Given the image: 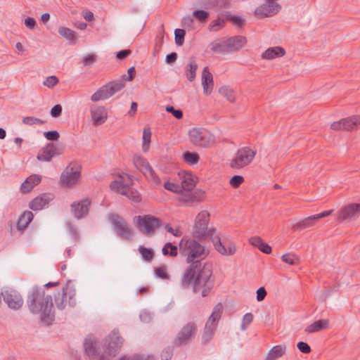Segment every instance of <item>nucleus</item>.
I'll use <instances>...</instances> for the list:
<instances>
[{
    "instance_id": "nucleus-58",
    "label": "nucleus",
    "mask_w": 360,
    "mask_h": 360,
    "mask_svg": "<svg viewBox=\"0 0 360 360\" xmlns=\"http://www.w3.org/2000/svg\"><path fill=\"white\" fill-rule=\"evenodd\" d=\"M44 136L47 140L57 141L59 138V133L57 131H49L44 133Z\"/></svg>"
},
{
    "instance_id": "nucleus-38",
    "label": "nucleus",
    "mask_w": 360,
    "mask_h": 360,
    "mask_svg": "<svg viewBox=\"0 0 360 360\" xmlns=\"http://www.w3.org/2000/svg\"><path fill=\"white\" fill-rule=\"evenodd\" d=\"M210 46V49L213 52L219 53H225L229 52L226 40L220 42H212Z\"/></svg>"
},
{
    "instance_id": "nucleus-17",
    "label": "nucleus",
    "mask_w": 360,
    "mask_h": 360,
    "mask_svg": "<svg viewBox=\"0 0 360 360\" xmlns=\"http://www.w3.org/2000/svg\"><path fill=\"white\" fill-rule=\"evenodd\" d=\"M360 127V115H354L343 118L338 122L331 124V129L333 130L351 131Z\"/></svg>"
},
{
    "instance_id": "nucleus-22",
    "label": "nucleus",
    "mask_w": 360,
    "mask_h": 360,
    "mask_svg": "<svg viewBox=\"0 0 360 360\" xmlns=\"http://www.w3.org/2000/svg\"><path fill=\"white\" fill-rule=\"evenodd\" d=\"M91 117L95 126L103 124L108 118V112L104 106L94 105L90 108Z\"/></svg>"
},
{
    "instance_id": "nucleus-63",
    "label": "nucleus",
    "mask_w": 360,
    "mask_h": 360,
    "mask_svg": "<svg viewBox=\"0 0 360 360\" xmlns=\"http://www.w3.org/2000/svg\"><path fill=\"white\" fill-rule=\"evenodd\" d=\"M62 113V106L60 104L54 105L51 110V115L53 117H58Z\"/></svg>"
},
{
    "instance_id": "nucleus-23",
    "label": "nucleus",
    "mask_w": 360,
    "mask_h": 360,
    "mask_svg": "<svg viewBox=\"0 0 360 360\" xmlns=\"http://www.w3.org/2000/svg\"><path fill=\"white\" fill-rule=\"evenodd\" d=\"M53 199V195L51 193L41 194L30 202V208L32 210H41Z\"/></svg>"
},
{
    "instance_id": "nucleus-24",
    "label": "nucleus",
    "mask_w": 360,
    "mask_h": 360,
    "mask_svg": "<svg viewBox=\"0 0 360 360\" xmlns=\"http://www.w3.org/2000/svg\"><path fill=\"white\" fill-rule=\"evenodd\" d=\"M360 212V204H351L342 208L338 214V219L349 220Z\"/></svg>"
},
{
    "instance_id": "nucleus-25",
    "label": "nucleus",
    "mask_w": 360,
    "mask_h": 360,
    "mask_svg": "<svg viewBox=\"0 0 360 360\" xmlns=\"http://www.w3.org/2000/svg\"><path fill=\"white\" fill-rule=\"evenodd\" d=\"M61 153L62 152L58 150L53 143H48L42 153L37 155V159L40 161L49 162L53 156Z\"/></svg>"
},
{
    "instance_id": "nucleus-57",
    "label": "nucleus",
    "mask_w": 360,
    "mask_h": 360,
    "mask_svg": "<svg viewBox=\"0 0 360 360\" xmlns=\"http://www.w3.org/2000/svg\"><path fill=\"white\" fill-rule=\"evenodd\" d=\"M155 274L160 278L167 279L169 278V276L167 272V268L165 266H160L155 269Z\"/></svg>"
},
{
    "instance_id": "nucleus-9",
    "label": "nucleus",
    "mask_w": 360,
    "mask_h": 360,
    "mask_svg": "<svg viewBox=\"0 0 360 360\" xmlns=\"http://www.w3.org/2000/svg\"><path fill=\"white\" fill-rule=\"evenodd\" d=\"M76 290L75 288L67 285L58 291L54 295L55 303L59 310H63L68 304L70 307H75L76 304Z\"/></svg>"
},
{
    "instance_id": "nucleus-3",
    "label": "nucleus",
    "mask_w": 360,
    "mask_h": 360,
    "mask_svg": "<svg viewBox=\"0 0 360 360\" xmlns=\"http://www.w3.org/2000/svg\"><path fill=\"white\" fill-rule=\"evenodd\" d=\"M179 253L191 264L195 262L201 263L200 261L207 256L208 251L198 241L184 237L179 243Z\"/></svg>"
},
{
    "instance_id": "nucleus-52",
    "label": "nucleus",
    "mask_w": 360,
    "mask_h": 360,
    "mask_svg": "<svg viewBox=\"0 0 360 360\" xmlns=\"http://www.w3.org/2000/svg\"><path fill=\"white\" fill-rule=\"evenodd\" d=\"M214 334V330L204 328V331L202 335V342L205 345L208 343L212 338H213Z\"/></svg>"
},
{
    "instance_id": "nucleus-14",
    "label": "nucleus",
    "mask_w": 360,
    "mask_h": 360,
    "mask_svg": "<svg viewBox=\"0 0 360 360\" xmlns=\"http://www.w3.org/2000/svg\"><path fill=\"white\" fill-rule=\"evenodd\" d=\"M197 332V325L195 322L191 321L185 324L177 333L174 343L176 346L187 344L194 337Z\"/></svg>"
},
{
    "instance_id": "nucleus-20",
    "label": "nucleus",
    "mask_w": 360,
    "mask_h": 360,
    "mask_svg": "<svg viewBox=\"0 0 360 360\" xmlns=\"http://www.w3.org/2000/svg\"><path fill=\"white\" fill-rule=\"evenodd\" d=\"M201 268V263L198 262H193L184 271L181 279V285L186 288L189 287L196 274Z\"/></svg>"
},
{
    "instance_id": "nucleus-29",
    "label": "nucleus",
    "mask_w": 360,
    "mask_h": 360,
    "mask_svg": "<svg viewBox=\"0 0 360 360\" xmlns=\"http://www.w3.org/2000/svg\"><path fill=\"white\" fill-rule=\"evenodd\" d=\"M41 177L38 174H32L21 184L20 190L22 193L30 192L35 186L39 184Z\"/></svg>"
},
{
    "instance_id": "nucleus-64",
    "label": "nucleus",
    "mask_w": 360,
    "mask_h": 360,
    "mask_svg": "<svg viewBox=\"0 0 360 360\" xmlns=\"http://www.w3.org/2000/svg\"><path fill=\"white\" fill-rule=\"evenodd\" d=\"M120 360H153V358L150 356L144 358L139 356H133L131 357H123Z\"/></svg>"
},
{
    "instance_id": "nucleus-59",
    "label": "nucleus",
    "mask_w": 360,
    "mask_h": 360,
    "mask_svg": "<svg viewBox=\"0 0 360 360\" xmlns=\"http://www.w3.org/2000/svg\"><path fill=\"white\" fill-rule=\"evenodd\" d=\"M173 355V350L171 347L165 348L161 353L162 360H170Z\"/></svg>"
},
{
    "instance_id": "nucleus-41",
    "label": "nucleus",
    "mask_w": 360,
    "mask_h": 360,
    "mask_svg": "<svg viewBox=\"0 0 360 360\" xmlns=\"http://www.w3.org/2000/svg\"><path fill=\"white\" fill-rule=\"evenodd\" d=\"M179 194V200L181 202L190 204L196 200V196L191 191L182 190Z\"/></svg>"
},
{
    "instance_id": "nucleus-30",
    "label": "nucleus",
    "mask_w": 360,
    "mask_h": 360,
    "mask_svg": "<svg viewBox=\"0 0 360 360\" xmlns=\"http://www.w3.org/2000/svg\"><path fill=\"white\" fill-rule=\"evenodd\" d=\"M229 52L241 49L246 44V39L242 36L230 37L226 40Z\"/></svg>"
},
{
    "instance_id": "nucleus-13",
    "label": "nucleus",
    "mask_w": 360,
    "mask_h": 360,
    "mask_svg": "<svg viewBox=\"0 0 360 360\" xmlns=\"http://www.w3.org/2000/svg\"><path fill=\"white\" fill-rule=\"evenodd\" d=\"M134 164L150 181L157 186L161 185L160 178L146 159L141 156H136L134 158Z\"/></svg>"
},
{
    "instance_id": "nucleus-43",
    "label": "nucleus",
    "mask_w": 360,
    "mask_h": 360,
    "mask_svg": "<svg viewBox=\"0 0 360 360\" xmlns=\"http://www.w3.org/2000/svg\"><path fill=\"white\" fill-rule=\"evenodd\" d=\"M162 252L165 256L176 257L178 255V248L171 243H167L162 248Z\"/></svg>"
},
{
    "instance_id": "nucleus-60",
    "label": "nucleus",
    "mask_w": 360,
    "mask_h": 360,
    "mask_svg": "<svg viewBox=\"0 0 360 360\" xmlns=\"http://www.w3.org/2000/svg\"><path fill=\"white\" fill-rule=\"evenodd\" d=\"M181 24L184 27L192 28L193 24V19L191 15L185 16L182 19Z\"/></svg>"
},
{
    "instance_id": "nucleus-34",
    "label": "nucleus",
    "mask_w": 360,
    "mask_h": 360,
    "mask_svg": "<svg viewBox=\"0 0 360 360\" xmlns=\"http://www.w3.org/2000/svg\"><path fill=\"white\" fill-rule=\"evenodd\" d=\"M328 326V321L327 319H320L316 321L311 325L308 326L305 330L307 333H311L319 331L323 329L327 328Z\"/></svg>"
},
{
    "instance_id": "nucleus-46",
    "label": "nucleus",
    "mask_w": 360,
    "mask_h": 360,
    "mask_svg": "<svg viewBox=\"0 0 360 360\" xmlns=\"http://www.w3.org/2000/svg\"><path fill=\"white\" fill-rule=\"evenodd\" d=\"M97 60V56L94 53L87 54L83 56L82 63L85 67H91Z\"/></svg>"
},
{
    "instance_id": "nucleus-11",
    "label": "nucleus",
    "mask_w": 360,
    "mask_h": 360,
    "mask_svg": "<svg viewBox=\"0 0 360 360\" xmlns=\"http://www.w3.org/2000/svg\"><path fill=\"white\" fill-rule=\"evenodd\" d=\"M136 223L139 231L147 236L153 234L161 226L160 220L151 215L136 217Z\"/></svg>"
},
{
    "instance_id": "nucleus-56",
    "label": "nucleus",
    "mask_w": 360,
    "mask_h": 360,
    "mask_svg": "<svg viewBox=\"0 0 360 360\" xmlns=\"http://www.w3.org/2000/svg\"><path fill=\"white\" fill-rule=\"evenodd\" d=\"M244 181V179L242 176L235 175L230 179V184L233 188L238 187Z\"/></svg>"
},
{
    "instance_id": "nucleus-47",
    "label": "nucleus",
    "mask_w": 360,
    "mask_h": 360,
    "mask_svg": "<svg viewBox=\"0 0 360 360\" xmlns=\"http://www.w3.org/2000/svg\"><path fill=\"white\" fill-rule=\"evenodd\" d=\"M164 188L173 193H179L182 191V186L173 182L166 181L164 184Z\"/></svg>"
},
{
    "instance_id": "nucleus-50",
    "label": "nucleus",
    "mask_w": 360,
    "mask_h": 360,
    "mask_svg": "<svg viewBox=\"0 0 360 360\" xmlns=\"http://www.w3.org/2000/svg\"><path fill=\"white\" fill-rule=\"evenodd\" d=\"M22 122L27 125H34V124H43L44 121L37 118L35 117H25L22 119Z\"/></svg>"
},
{
    "instance_id": "nucleus-21",
    "label": "nucleus",
    "mask_w": 360,
    "mask_h": 360,
    "mask_svg": "<svg viewBox=\"0 0 360 360\" xmlns=\"http://www.w3.org/2000/svg\"><path fill=\"white\" fill-rule=\"evenodd\" d=\"M90 205L91 201L89 198L75 202L71 205L72 212L77 219H82L88 214Z\"/></svg>"
},
{
    "instance_id": "nucleus-31",
    "label": "nucleus",
    "mask_w": 360,
    "mask_h": 360,
    "mask_svg": "<svg viewBox=\"0 0 360 360\" xmlns=\"http://www.w3.org/2000/svg\"><path fill=\"white\" fill-rule=\"evenodd\" d=\"M285 54V51L281 46H274L267 49L262 54L264 59L272 60L276 58H281Z\"/></svg>"
},
{
    "instance_id": "nucleus-44",
    "label": "nucleus",
    "mask_w": 360,
    "mask_h": 360,
    "mask_svg": "<svg viewBox=\"0 0 360 360\" xmlns=\"http://www.w3.org/2000/svg\"><path fill=\"white\" fill-rule=\"evenodd\" d=\"M58 33L63 37L65 38L68 40H74L76 38L75 32L65 27H60L58 29Z\"/></svg>"
},
{
    "instance_id": "nucleus-1",
    "label": "nucleus",
    "mask_w": 360,
    "mask_h": 360,
    "mask_svg": "<svg viewBox=\"0 0 360 360\" xmlns=\"http://www.w3.org/2000/svg\"><path fill=\"white\" fill-rule=\"evenodd\" d=\"M209 217L210 214L205 210L197 215L193 230V236L199 239L210 237L219 253L226 256L234 255L236 248L233 243H222L219 236L214 235L215 230L208 229Z\"/></svg>"
},
{
    "instance_id": "nucleus-8",
    "label": "nucleus",
    "mask_w": 360,
    "mask_h": 360,
    "mask_svg": "<svg viewBox=\"0 0 360 360\" xmlns=\"http://www.w3.org/2000/svg\"><path fill=\"white\" fill-rule=\"evenodd\" d=\"M257 150L250 147H243L238 149L235 157L230 162V167L233 169L243 168L252 162Z\"/></svg>"
},
{
    "instance_id": "nucleus-35",
    "label": "nucleus",
    "mask_w": 360,
    "mask_h": 360,
    "mask_svg": "<svg viewBox=\"0 0 360 360\" xmlns=\"http://www.w3.org/2000/svg\"><path fill=\"white\" fill-rule=\"evenodd\" d=\"M33 214L30 211L25 212L18 219L17 222V228L19 230H23L27 227L28 224L32 221Z\"/></svg>"
},
{
    "instance_id": "nucleus-15",
    "label": "nucleus",
    "mask_w": 360,
    "mask_h": 360,
    "mask_svg": "<svg viewBox=\"0 0 360 360\" xmlns=\"http://www.w3.org/2000/svg\"><path fill=\"white\" fill-rule=\"evenodd\" d=\"M2 297L5 303L11 309L18 310L23 305L24 300L22 295L15 289H5L1 292V297Z\"/></svg>"
},
{
    "instance_id": "nucleus-27",
    "label": "nucleus",
    "mask_w": 360,
    "mask_h": 360,
    "mask_svg": "<svg viewBox=\"0 0 360 360\" xmlns=\"http://www.w3.org/2000/svg\"><path fill=\"white\" fill-rule=\"evenodd\" d=\"M202 85L204 94H210L213 89L214 81L212 75L207 67L204 68L202 72Z\"/></svg>"
},
{
    "instance_id": "nucleus-28",
    "label": "nucleus",
    "mask_w": 360,
    "mask_h": 360,
    "mask_svg": "<svg viewBox=\"0 0 360 360\" xmlns=\"http://www.w3.org/2000/svg\"><path fill=\"white\" fill-rule=\"evenodd\" d=\"M86 355L90 357H96L97 355V341L93 336H88L83 344Z\"/></svg>"
},
{
    "instance_id": "nucleus-54",
    "label": "nucleus",
    "mask_w": 360,
    "mask_h": 360,
    "mask_svg": "<svg viewBox=\"0 0 360 360\" xmlns=\"http://www.w3.org/2000/svg\"><path fill=\"white\" fill-rule=\"evenodd\" d=\"M166 111L170 112L176 119H181L183 117V112L181 110H176L173 106L168 105L166 107Z\"/></svg>"
},
{
    "instance_id": "nucleus-26",
    "label": "nucleus",
    "mask_w": 360,
    "mask_h": 360,
    "mask_svg": "<svg viewBox=\"0 0 360 360\" xmlns=\"http://www.w3.org/2000/svg\"><path fill=\"white\" fill-rule=\"evenodd\" d=\"M222 312V306L217 304L213 309V311L205 323V328L214 330H216L217 323L221 318Z\"/></svg>"
},
{
    "instance_id": "nucleus-32",
    "label": "nucleus",
    "mask_w": 360,
    "mask_h": 360,
    "mask_svg": "<svg viewBox=\"0 0 360 360\" xmlns=\"http://www.w3.org/2000/svg\"><path fill=\"white\" fill-rule=\"evenodd\" d=\"M286 351L285 345H279L273 347L266 354L264 360H276L281 357Z\"/></svg>"
},
{
    "instance_id": "nucleus-18",
    "label": "nucleus",
    "mask_w": 360,
    "mask_h": 360,
    "mask_svg": "<svg viewBox=\"0 0 360 360\" xmlns=\"http://www.w3.org/2000/svg\"><path fill=\"white\" fill-rule=\"evenodd\" d=\"M333 210L324 211L321 213L311 215L292 225V230L300 231L303 229L313 226L316 220L328 217L331 214Z\"/></svg>"
},
{
    "instance_id": "nucleus-62",
    "label": "nucleus",
    "mask_w": 360,
    "mask_h": 360,
    "mask_svg": "<svg viewBox=\"0 0 360 360\" xmlns=\"http://www.w3.org/2000/svg\"><path fill=\"white\" fill-rule=\"evenodd\" d=\"M165 229L167 232L172 233L173 236L176 237H179L182 235V232L179 229V228L173 229L169 224H166Z\"/></svg>"
},
{
    "instance_id": "nucleus-55",
    "label": "nucleus",
    "mask_w": 360,
    "mask_h": 360,
    "mask_svg": "<svg viewBox=\"0 0 360 360\" xmlns=\"http://www.w3.org/2000/svg\"><path fill=\"white\" fill-rule=\"evenodd\" d=\"M58 83V79L56 76H50L46 79L43 84L44 86L49 88H52L54 86H56Z\"/></svg>"
},
{
    "instance_id": "nucleus-6",
    "label": "nucleus",
    "mask_w": 360,
    "mask_h": 360,
    "mask_svg": "<svg viewBox=\"0 0 360 360\" xmlns=\"http://www.w3.org/2000/svg\"><path fill=\"white\" fill-rule=\"evenodd\" d=\"M125 84L123 80L112 81L99 88L91 96V101L98 102L101 100H106L112 96L116 93L121 91Z\"/></svg>"
},
{
    "instance_id": "nucleus-33",
    "label": "nucleus",
    "mask_w": 360,
    "mask_h": 360,
    "mask_svg": "<svg viewBox=\"0 0 360 360\" xmlns=\"http://www.w3.org/2000/svg\"><path fill=\"white\" fill-rule=\"evenodd\" d=\"M249 242L252 245L258 248L261 252L265 254H270L271 252V248L264 243L259 236L251 237Z\"/></svg>"
},
{
    "instance_id": "nucleus-39",
    "label": "nucleus",
    "mask_w": 360,
    "mask_h": 360,
    "mask_svg": "<svg viewBox=\"0 0 360 360\" xmlns=\"http://www.w3.org/2000/svg\"><path fill=\"white\" fill-rule=\"evenodd\" d=\"M219 93L223 96L227 101L231 103H234L236 101V96L233 90L229 86H223L219 88Z\"/></svg>"
},
{
    "instance_id": "nucleus-12",
    "label": "nucleus",
    "mask_w": 360,
    "mask_h": 360,
    "mask_svg": "<svg viewBox=\"0 0 360 360\" xmlns=\"http://www.w3.org/2000/svg\"><path fill=\"white\" fill-rule=\"evenodd\" d=\"M123 339L118 332L113 330L104 341L105 350L102 354L101 359L108 358V356H114L122 347Z\"/></svg>"
},
{
    "instance_id": "nucleus-7",
    "label": "nucleus",
    "mask_w": 360,
    "mask_h": 360,
    "mask_svg": "<svg viewBox=\"0 0 360 360\" xmlns=\"http://www.w3.org/2000/svg\"><path fill=\"white\" fill-rule=\"evenodd\" d=\"M81 166L75 162H70L63 170L60 177V184L63 187H71L79 181Z\"/></svg>"
},
{
    "instance_id": "nucleus-42",
    "label": "nucleus",
    "mask_w": 360,
    "mask_h": 360,
    "mask_svg": "<svg viewBox=\"0 0 360 360\" xmlns=\"http://www.w3.org/2000/svg\"><path fill=\"white\" fill-rule=\"evenodd\" d=\"M151 131L149 127H145L143 131V150L147 152L149 149L150 139H151Z\"/></svg>"
},
{
    "instance_id": "nucleus-49",
    "label": "nucleus",
    "mask_w": 360,
    "mask_h": 360,
    "mask_svg": "<svg viewBox=\"0 0 360 360\" xmlns=\"http://www.w3.org/2000/svg\"><path fill=\"white\" fill-rule=\"evenodd\" d=\"M186 32L183 29H176L174 31L175 42L179 46H182L184 41Z\"/></svg>"
},
{
    "instance_id": "nucleus-4",
    "label": "nucleus",
    "mask_w": 360,
    "mask_h": 360,
    "mask_svg": "<svg viewBox=\"0 0 360 360\" xmlns=\"http://www.w3.org/2000/svg\"><path fill=\"white\" fill-rule=\"evenodd\" d=\"M132 182L130 176L123 173L118 175L110 184V188L117 193L126 195L130 200L139 202L141 201V196L136 190L131 188Z\"/></svg>"
},
{
    "instance_id": "nucleus-16",
    "label": "nucleus",
    "mask_w": 360,
    "mask_h": 360,
    "mask_svg": "<svg viewBox=\"0 0 360 360\" xmlns=\"http://www.w3.org/2000/svg\"><path fill=\"white\" fill-rule=\"evenodd\" d=\"M110 220L118 236L124 240H132V230L129 227L127 222L122 217L117 214H113L110 217Z\"/></svg>"
},
{
    "instance_id": "nucleus-10",
    "label": "nucleus",
    "mask_w": 360,
    "mask_h": 360,
    "mask_svg": "<svg viewBox=\"0 0 360 360\" xmlns=\"http://www.w3.org/2000/svg\"><path fill=\"white\" fill-rule=\"evenodd\" d=\"M190 141L195 146L207 147L214 143V136L205 128L195 127L188 132Z\"/></svg>"
},
{
    "instance_id": "nucleus-51",
    "label": "nucleus",
    "mask_w": 360,
    "mask_h": 360,
    "mask_svg": "<svg viewBox=\"0 0 360 360\" xmlns=\"http://www.w3.org/2000/svg\"><path fill=\"white\" fill-rule=\"evenodd\" d=\"M193 15L199 21L205 22L209 16V13L203 10H196L193 11Z\"/></svg>"
},
{
    "instance_id": "nucleus-5",
    "label": "nucleus",
    "mask_w": 360,
    "mask_h": 360,
    "mask_svg": "<svg viewBox=\"0 0 360 360\" xmlns=\"http://www.w3.org/2000/svg\"><path fill=\"white\" fill-rule=\"evenodd\" d=\"M212 274V271L210 266L200 268L193 283L195 293L200 292L202 297H206L210 293L214 284Z\"/></svg>"
},
{
    "instance_id": "nucleus-40",
    "label": "nucleus",
    "mask_w": 360,
    "mask_h": 360,
    "mask_svg": "<svg viewBox=\"0 0 360 360\" xmlns=\"http://www.w3.org/2000/svg\"><path fill=\"white\" fill-rule=\"evenodd\" d=\"M139 252L141 254L142 258L148 262H150L154 257V251L151 248H148L143 245H140L139 247Z\"/></svg>"
},
{
    "instance_id": "nucleus-48",
    "label": "nucleus",
    "mask_w": 360,
    "mask_h": 360,
    "mask_svg": "<svg viewBox=\"0 0 360 360\" xmlns=\"http://www.w3.org/2000/svg\"><path fill=\"white\" fill-rule=\"evenodd\" d=\"M281 259L283 262L290 265H295L299 262V258L294 254H285Z\"/></svg>"
},
{
    "instance_id": "nucleus-45",
    "label": "nucleus",
    "mask_w": 360,
    "mask_h": 360,
    "mask_svg": "<svg viewBox=\"0 0 360 360\" xmlns=\"http://www.w3.org/2000/svg\"><path fill=\"white\" fill-rule=\"evenodd\" d=\"M184 160L191 165H194L199 161L200 157L198 153L186 152L183 155Z\"/></svg>"
},
{
    "instance_id": "nucleus-61",
    "label": "nucleus",
    "mask_w": 360,
    "mask_h": 360,
    "mask_svg": "<svg viewBox=\"0 0 360 360\" xmlns=\"http://www.w3.org/2000/svg\"><path fill=\"white\" fill-rule=\"evenodd\" d=\"M298 349L304 354H309L311 352V347L304 342H299L297 345Z\"/></svg>"
},
{
    "instance_id": "nucleus-53",
    "label": "nucleus",
    "mask_w": 360,
    "mask_h": 360,
    "mask_svg": "<svg viewBox=\"0 0 360 360\" xmlns=\"http://www.w3.org/2000/svg\"><path fill=\"white\" fill-rule=\"evenodd\" d=\"M253 321V315L251 313H247L244 315L242 324H241V330H245L248 328V326L250 325Z\"/></svg>"
},
{
    "instance_id": "nucleus-37",
    "label": "nucleus",
    "mask_w": 360,
    "mask_h": 360,
    "mask_svg": "<svg viewBox=\"0 0 360 360\" xmlns=\"http://www.w3.org/2000/svg\"><path fill=\"white\" fill-rule=\"evenodd\" d=\"M181 179L182 190L191 191L195 187V184L191 174H184Z\"/></svg>"
},
{
    "instance_id": "nucleus-36",
    "label": "nucleus",
    "mask_w": 360,
    "mask_h": 360,
    "mask_svg": "<svg viewBox=\"0 0 360 360\" xmlns=\"http://www.w3.org/2000/svg\"><path fill=\"white\" fill-rule=\"evenodd\" d=\"M198 68L195 60L191 57L189 60V63L186 66V77L188 81L192 82L195 78V72Z\"/></svg>"
},
{
    "instance_id": "nucleus-2",
    "label": "nucleus",
    "mask_w": 360,
    "mask_h": 360,
    "mask_svg": "<svg viewBox=\"0 0 360 360\" xmlns=\"http://www.w3.org/2000/svg\"><path fill=\"white\" fill-rule=\"evenodd\" d=\"M27 302L28 308L32 314H40L44 323L48 325L51 323L54 319L52 297L46 295L43 288H33Z\"/></svg>"
},
{
    "instance_id": "nucleus-19",
    "label": "nucleus",
    "mask_w": 360,
    "mask_h": 360,
    "mask_svg": "<svg viewBox=\"0 0 360 360\" xmlns=\"http://www.w3.org/2000/svg\"><path fill=\"white\" fill-rule=\"evenodd\" d=\"M280 10V6L275 0H265V3L255 9V15L264 18L276 14Z\"/></svg>"
}]
</instances>
